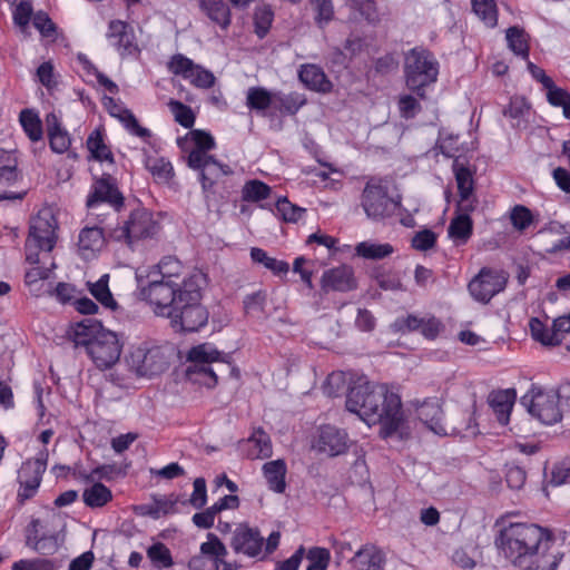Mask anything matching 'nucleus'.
I'll return each instance as SVG.
<instances>
[{
  "label": "nucleus",
  "mask_w": 570,
  "mask_h": 570,
  "mask_svg": "<svg viewBox=\"0 0 570 570\" xmlns=\"http://www.w3.org/2000/svg\"><path fill=\"white\" fill-rule=\"evenodd\" d=\"M530 114V105L525 98L515 96L510 99L508 107L503 109V115L512 120L513 127H519L525 121Z\"/></svg>",
  "instance_id": "44"
},
{
  "label": "nucleus",
  "mask_w": 570,
  "mask_h": 570,
  "mask_svg": "<svg viewBox=\"0 0 570 570\" xmlns=\"http://www.w3.org/2000/svg\"><path fill=\"white\" fill-rule=\"evenodd\" d=\"M436 243V234L431 229L417 232L412 238V247L420 252H425L434 247Z\"/></svg>",
  "instance_id": "61"
},
{
  "label": "nucleus",
  "mask_w": 570,
  "mask_h": 570,
  "mask_svg": "<svg viewBox=\"0 0 570 570\" xmlns=\"http://www.w3.org/2000/svg\"><path fill=\"white\" fill-rule=\"evenodd\" d=\"M230 546L237 553L256 557L262 552L264 539L258 530L239 524L234 531Z\"/></svg>",
  "instance_id": "17"
},
{
  "label": "nucleus",
  "mask_w": 570,
  "mask_h": 570,
  "mask_svg": "<svg viewBox=\"0 0 570 570\" xmlns=\"http://www.w3.org/2000/svg\"><path fill=\"white\" fill-rule=\"evenodd\" d=\"M12 570H55V563L49 559H22L12 564Z\"/></svg>",
  "instance_id": "60"
},
{
  "label": "nucleus",
  "mask_w": 570,
  "mask_h": 570,
  "mask_svg": "<svg viewBox=\"0 0 570 570\" xmlns=\"http://www.w3.org/2000/svg\"><path fill=\"white\" fill-rule=\"evenodd\" d=\"M228 554L225 544L214 533L207 534V541L200 544V553L188 562L189 570H237L236 563L225 560Z\"/></svg>",
  "instance_id": "11"
},
{
  "label": "nucleus",
  "mask_w": 570,
  "mask_h": 570,
  "mask_svg": "<svg viewBox=\"0 0 570 570\" xmlns=\"http://www.w3.org/2000/svg\"><path fill=\"white\" fill-rule=\"evenodd\" d=\"M62 537L46 521L32 519L26 528V546L43 556H51L62 544Z\"/></svg>",
  "instance_id": "14"
},
{
  "label": "nucleus",
  "mask_w": 570,
  "mask_h": 570,
  "mask_svg": "<svg viewBox=\"0 0 570 570\" xmlns=\"http://www.w3.org/2000/svg\"><path fill=\"white\" fill-rule=\"evenodd\" d=\"M529 326L534 341L540 342L544 346H557L551 326H547L537 317L530 320Z\"/></svg>",
  "instance_id": "53"
},
{
  "label": "nucleus",
  "mask_w": 570,
  "mask_h": 570,
  "mask_svg": "<svg viewBox=\"0 0 570 570\" xmlns=\"http://www.w3.org/2000/svg\"><path fill=\"white\" fill-rule=\"evenodd\" d=\"M230 173L232 170L227 165H223L212 157L199 174L203 189L209 190L218 177Z\"/></svg>",
  "instance_id": "42"
},
{
  "label": "nucleus",
  "mask_w": 570,
  "mask_h": 570,
  "mask_svg": "<svg viewBox=\"0 0 570 570\" xmlns=\"http://www.w3.org/2000/svg\"><path fill=\"white\" fill-rule=\"evenodd\" d=\"M553 541L552 533L537 524L511 523L495 538V546L507 560L517 567H542L547 560H561L548 554Z\"/></svg>",
  "instance_id": "2"
},
{
  "label": "nucleus",
  "mask_w": 570,
  "mask_h": 570,
  "mask_svg": "<svg viewBox=\"0 0 570 570\" xmlns=\"http://www.w3.org/2000/svg\"><path fill=\"white\" fill-rule=\"evenodd\" d=\"M276 209L283 219L288 223L298 222L305 213V208L292 204L287 198H279L276 203Z\"/></svg>",
  "instance_id": "55"
},
{
  "label": "nucleus",
  "mask_w": 570,
  "mask_h": 570,
  "mask_svg": "<svg viewBox=\"0 0 570 570\" xmlns=\"http://www.w3.org/2000/svg\"><path fill=\"white\" fill-rule=\"evenodd\" d=\"M439 75V62L434 55L423 48H413L404 59V77L406 87L425 98L424 88L434 83Z\"/></svg>",
  "instance_id": "6"
},
{
  "label": "nucleus",
  "mask_w": 570,
  "mask_h": 570,
  "mask_svg": "<svg viewBox=\"0 0 570 570\" xmlns=\"http://www.w3.org/2000/svg\"><path fill=\"white\" fill-rule=\"evenodd\" d=\"M19 121L24 134L32 142L42 141L43 129L38 112L33 109H23L20 111Z\"/></svg>",
  "instance_id": "34"
},
{
  "label": "nucleus",
  "mask_w": 570,
  "mask_h": 570,
  "mask_svg": "<svg viewBox=\"0 0 570 570\" xmlns=\"http://www.w3.org/2000/svg\"><path fill=\"white\" fill-rule=\"evenodd\" d=\"M316 11L315 21L320 27L327 24L334 16L332 0H311Z\"/></svg>",
  "instance_id": "56"
},
{
  "label": "nucleus",
  "mask_w": 570,
  "mask_h": 570,
  "mask_svg": "<svg viewBox=\"0 0 570 570\" xmlns=\"http://www.w3.org/2000/svg\"><path fill=\"white\" fill-rule=\"evenodd\" d=\"M168 69L174 75L181 76L197 88L208 89L215 83V76L212 71L200 65H196L191 59L181 53L174 55L170 58Z\"/></svg>",
  "instance_id": "16"
},
{
  "label": "nucleus",
  "mask_w": 570,
  "mask_h": 570,
  "mask_svg": "<svg viewBox=\"0 0 570 570\" xmlns=\"http://www.w3.org/2000/svg\"><path fill=\"white\" fill-rule=\"evenodd\" d=\"M305 104L306 98L302 94L291 92L285 95L275 92V109L281 112L295 115Z\"/></svg>",
  "instance_id": "45"
},
{
  "label": "nucleus",
  "mask_w": 570,
  "mask_h": 570,
  "mask_svg": "<svg viewBox=\"0 0 570 570\" xmlns=\"http://www.w3.org/2000/svg\"><path fill=\"white\" fill-rule=\"evenodd\" d=\"M423 318L415 315H407L406 317H397L391 325L395 333H409L421 330Z\"/></svg>",
  "instance_id": "59"
},
{
  "label": "nucleus",
  "mask_w": 570,
  "mask_h": 570,
  "mask_svg": "<svg viewBox=\"0 0 570 570\" xmlns=\"http://www.w3.org/2000/svg\"><path fill=\"white\" fill-rule=\"evenodd\" d=\"M250 257L254 263L264 265L276 275L286 274L289 269L286 262L269 257L264 249L258 247L250 249Z\"/></svg>",
  "instance_id": "48"
},
{
  "label": "nucleus",
  "mask_w": 570,
  "mask_h": 570,
  "mask_svg": "<svg viewBox=\"0 0 570 570\" xmlns=\"http://www.w3.org/2000/svg\"><path fill=\"white\" fill-rule=\"evenodd\" d=\"M511 223L518 230H524L532 223V214L529 208L518 205L512 209Z\"/></svg>",
  "instance_id": "64"
},
{
  "label": "nucleus",
  "mask_w": 570,
  "mask_h": 570,
  "mask_svg": "<svg viewBox=\"0 0 570 570\" xmlns=\"http://www.w3.org/2000/svg\"><path fill=\"white\" fill-rule=\"evenodd\" d=\"M346 409L367 424L379 423L383 438L394 434L404 421L400 396L390 392L386 385L371 383L364 376L351 386Z\"/></svg>",
  "instance_id": "1"
},
{
  "label": "nucleus",
  "mask_w": 570,
  "mask_h": 570,
  "mask_svg": "<svg viewBox=\"0 0 570 570\" xmlns=\"http://www.w3.org/2000/svg\"><path fill=\"white\" fill-rule=\"evenodd\" d=\"M246 106L250 110L264 114L268 108H275V92L264 87H250L246 94Z\"/></svg>",
  "instance_id": "31"
},
{
  "label": "nucleus",
  "mask_w": 570,
  "mask_h": 570,
  "mask_svg": "<svg viewBox=\"0 0 570 570\" xmlns=\"http://www.w3.org/2000/svg\"><path fill=\"white\" fill-rule=\"evenodd\" d=\"M361 205L367 218L379 220L394 212L395 204L381 180L371 178L362 193Z\"/></svg>",
  "instance_id": "12"
},
{
  "label": "nucleus",
  "mask_w": 570,
  "mask_h": 570,
  "mask_svg": "<svg viewBox=\"0 0 570 570\" xmlns=\"http://www.w3.org/2000/svg\"><path fill=\"white\" fill-rule=\"evenodd\" d=\"M299 80L309 89L328 92L332 89V82L327 79L323 69L316 65H304L298 71Z\"/></svg>",
  "instance_id": "27"
},
{
  "label": "nucleus",
  "mask_w": 570,
  "mask_h": 570,
  "mask_svg": "<svg viewBox=\"0 0 570 570\" xmlns=\"http://www.w3.org/2000/svg\"><path fill=\"white\" fill-rule=\"evenodd\" d=\"M473 232V222L470 216L458 215L451 219L448 227L449 237L456 244H466Z\"/></svg>",
  "instance_id": "32"
},
{
  "label": "nucleus",
  "mask_w": 570,
  "mask_h": 570,
  "mask_svg": "<svg viewBox=\"0 0 570 570\" xmlns=\"http://www.w3.org/2000/svg\"><path fill=\"white\" fill-rule=\"evenodd\" d=\"M75 343L85 347L89 358L101 371L111 368L119 361L124 347L117 333L91 320L77 324Z\"/></svg>",
  "instance_id": "3"
},
{
  "label": "nucleus",
  "mask_w": 570,
  "mask_h": 570,
  "mask_svg": "<svg viewBox=\"0 0 570 570\" xmlns=\"http://www.w3.org/2000/svg\"><path fill=\"white\" fill-rule=\"evenodd\" d=\"M445 426L449 430L448 435L469 438L478 434V425L470 411H459L458 415H451Z\"/></svg>",
  "instance_id": "29"
},
{
  "label": "nucleus",
  "mask_w": 570,
  "mask_h": 570,
  "mask_svg": "<svg viewBox=\"0 0 570 570\" xmlns=\"http://www.w3.org/2000/svg\"><path fill=\"white\" fill-rule=\"evenodd\" d=\"M272 188L265 183L253 179L247 181L242 190V198L245 202H259L268 198Z\"/></svg>",
  "instance_id": "51"
},
{
  "label": "nucleus",
  "mask_w": 570,
  "mask_h": 570,
  "mask_svg": "<svg viewBox=\"0 0 570 570\" xmlns=\"http://www.w3.org/2000/svg\"><path fill=\"white\" fill-rule=\"evenodd\" d=\"M125 361L139 376L157 375L168 366V357L164 348L151 342L132 344Z\"/></svg>",
  "instance_id": "9"
},
{
  "label": "nucleus",
  "mask_w": 570,
  "mask_h": 570,
  "mask_svg": "<svg viewBox=\"0 0 570 570\" xmlns=\"http://www.w3.org/2000/svg\"><path fill=\"white\" fill-rule=\"evenodd\" d=\"M223 354L212 344L209 343H203L197 346H194L189 350L187 354V361L194 362V363H218L220 366L229 368L230 375H234L236 377L239 376V371L230 366L228 361L225 360V357H222Z\"/></svg>",
  "instance_id": "23"
},
{
  "label": "nucleus",
  "mask_w": 570,
  "mask_h": 570,
  "mask_svg": "<svg viewBox=\"0 0 570 570\" xmlns=\"http://www.w3.org/2000/svg\"><path fill=\"white\" fill-rule=\"evenodd\" d=\"M49 146L53 153L63 154L71 144L70 136L66 129L48 134Z\"/></svg>",
  "instance_id": "63"
},
{
  "label": "nucleus",
  "mask_w": 570,
  "mask_h": 570,
  "mask_svg": "<svg viewBox=\"0 0 570 570\" xmlns=\"http://www.w3.org/2000/svg\"><path fill=\"white\" fill-rule=\"evenodd\" d=\"M399 111L402 118L412 119L421 111V105L411 95H403L399 99Z\"/></svg>",
  "instance_id": "62"
},
{
  "label": "nucleus",
  "mask_w": 570,
  "mask_h": 570,
  "mask_svg": "<svg viewBox=\"0 0 570 570\" xmlns=\"http://www.w3.org/2000/svg\"><path fill=\"white\" fill-rule=\"evenodd\" d=\"M508 283V275L503 271L489 267L480 269L469 283L468 289L473 299L487 304L493 296L502 292Z\"/></svg>",
  "instance_id": "13"
},
{
  "label": "nucleus",
  "mask_w": 570,
  "mask_h": 570,
  "mask_svg": "<svg viewBox=\"0 0 570 570\" xmlns=\"http://www.w3.org/2000/svg\"><path fill=\"white\" fill-rule=\"evenodd\" d=\"M453 173L455 176L459 196L460 195H472L474 189L473 174L469 167L462 161L455 159L452 165Z\"/></svg>",
  "instance_id": "46"
},
{
  "label": "nucleus",
  "mask_w": 570,
  "mask_h": 570,
  "mask_svg": "<svg viewBox=\"0 0 570 570\" xmlns=\"http://www.w3.org/2000/svg\"><path fill=\"white\" fill-rule=\"evenodd\" d=\"M394 248L391 244H377L372 242L358 243L355 247L356 255L366 259H383L392 255Z\"/></svg>",
  "instance_id": "43"
},
{
  "label": "nucleus",
  "mask_w": 570,
  "mask_h": 570,
  "mask_svg": "<svg viewBox=\"0 0 570 570\" xmlns=\"http://www.w3.org/2000/svg\"><path fill=\"white\" fill-rule=\"evenodd\" d=\"M169 109L173 112L175 120L185 128H191L195 122V115L191 108L178 100H170L168 102Z\"/></svg>",
  "instance_id": "54"
},
{
  "label": "nucleus",
  "mask_w": 570,
  "mask_h": 570,
  "mask_svg": "<svg viewBox=\"0 0 570 570\" xmlns=\"http://www.w3.org/2000/svg\"><path fill=\"white\" fill-rule=\"evenodd\" d=\"M560 395L556 390H544L535 384L521 397L531 416L542 424L552 425L561 421L562 413L559 407Z\"/></svg>",
  "instance_id": "10"
},
{
  "label": "nucleus",
  "mask_w": 570,
  "mask_h": 570,
  "mask_svg": "<svg viewBox=\"0 0 570 570\" xmlns=\"http://www.w3.org/2000/svg\"><path fill=\"white\" fill-rule=\"evenodd\" d=\"M263 472L271 490L276 493H283L285 491L287 468L284 460L278 459L266 462L263 465Z\"/></svg>",
  "instance_id": "30"
},
{
  "label": "nucleus",
  "mask_w": 570,
  "mask_h": 570,
  "mask_svg": "<svg viewBox=\"0 0 570 570\" xmlns=\"http://www.w3.org/2000/svg\"><path fill=\"white\" fill-rule=\"evenodd\" d=\"M509 48L523 59H529V45L527 32L517 26L510 27L505 35Z\"/></svg>",
  "instance_id": "41"
},
{
  "label": "nucleus",
  "mask_w": 570,
  "mask_h": 570,
  "mask_svg": "<svg viewBox=\"0 0 570 570\" xmlns=\"http://www.w3.org/2000/svg\"><path fill=\"white\" fill-rule=\"evenodd\" d=\"M107 37L111 46L115 47L120 55H131L137 50V46L134 42V32L124 21H110Z\"/></svg>",
  "instance_id": "21"
},
{
  "label": "nucleus",
  "mask_w": 570,
  "mask_h": 570,
  "mask_svg": "<svg viewBox=\"0 0 570 570\" xmlns=\"http://www.w3.org/2000/svg\"><path fill=\"white\" fill-rule=\"evenodd\" d=\"M83 502L87 507L96 509L106 505L111 499V491L100 482L94 483L85 489L82 493Z\"/></svg>",
  "instance_id": "37"
},
{
  "label": "nucleus",
  "mask_w": 570,
  "mask_h": 570,
  "mask_svg": "<svg viewBox=\"0 0 570 570\" xmlns=\"http://www.w3.org/2000/svg\"><path fill=\"white\" fill-rule=\"evenodd\" d=\"M109 275L104 274L97 282L88 283L91 295L105 307L116 309L118 307L109 286Z\"/></svg>",
  "instance_id": "40"
},
{
  "label": "nucleus",
  "mask_w": 570,
  "mask_h": 570,
  "mask_svg": "<svg viewBox=\"0 0 570 570\" xmlns=\"http://www.w3.org/2000/svg\"><path fill=\"white\" fill-rule=\"evenodd\" d=\"M87 148L91 157L99 161L114 163V156L110 148L104 141V135L100 129H95L87 138Z\"/></svg>",
  "instance_id": "36"
},
{
  "label": "nucleus",
  "mask_w": 570,
  "mask_h": 570,
  "mask_svg": "<svg viewBox=\"0 0 570 570\" xmlns=\"http://www.w3.org/2000/svg\"><path fill=\"white\" fill-rule=\"evenodd\" d=\"M443 411L439 402L426 401L419 409V417L428 428L438 435L445 436L449 434L448 426L442 423Z\"/></svg>",
  "instance_id": "26"
},
{
  "label": "nucleus",
  "mask_w": 570,
  "mask_h": 570,
  "mask_svg": "<svg viewBox=\"0 0 570 570\" xmlns=\"http://www.w3.org/2000/svg\"><path fill=\"white\" fill-rule=\"evenodd\" d=\"M472 9L485 26H497L498 10L494 0H472Z\"/></svg>",
  "instance_id": "49"
},
{
  "label": "nucleus",
  "mask_w": 570,
  "mask_h": 570,
  "mask_svg": "<svg viewBox=\"0 0 570 570\" xmlns=\"http://www.w3.org/2000/svg\"><path fill=\"white\" fill-rule=\"evenodd\" d=\"M206 276L195 272L183 278V302L168 315L171 327L177 332H197L208 322V312L200 304Z\"/></svg>",
  "instance_id": "4"
},
{
  "label": "nucleus",
  "mask_w": 570,
  "mask_h": 570,
  "mask_svg": "<svg viewBox=\"0 0 570 570\" xmlns=\"http://www.w3.org/2000/svg\"><path fill=\"white\" fill-rule=\"evenodd\" d=\"M356 287L352 267L341 265L325 271L322 276V288L325 292H348Z\"/></svg>",
  "instance_id": "20"
},
{
  "label": "nucleus",
  "mask_w": 570,
  "mask_h": 570,
  "mask_svg": "<svg viewBox=\"0 0 570 570\" xmlns=\"http://www.w3.org/2000/svg\"><path fill=\"white\" fill-rule=\"evenodd\" d=\"M124 199L122 194L117 187L116 179L109 174H104L94 183L87 198V207L89 210L94 212L106 203L110 205L115 212H118L124 205Z\"/></svg>",
  "instance_id": "15"
},
{
  "label": "nucleus",
  "mask_w": 570,
  "mask_h": 570,
  "mask_svg": "<svg viewBox=\"0 0 570 570\" xmlns=\"http://www.w3.org/2000/svg\"><path fill=\"white\" fill-rule=\"evenodd\" d=\"M243 450L252 460L269 458L273 453L271 438L263 429L258 428L244 441Z\"/></svg>",
  "instance_id": "25"
},
{
  "label": "nucleus",
  "mask_w": 570,
  "mask_h": 570,
  "mask_svg": "<svg viewBox=\"0 0 570 570\" xmlns=\"http://www.w3.org/2000/svg\"><path fill=\"white\" fill-rule=\"evenodd\" d=\"M146 169L160 183H168L174 175L170 161L164 157L148 156L145 159Z\"/></svg>",
  "instance_id": "38"
},
{
  "label": "nucleus",
  "mask_w": 570,
  "mask_h": 570,
  "mask_svg": "<svg viewBox=\"0 0 570 570\" xmlns=\"http://www.w3.org/2000/svg\"><path fill=\"white\" fill-rule=\"evenodd\" d=\"M385 553L374 544L363 546L353 557V567L357 570H383Z\"/></svg>",
  "instance_id": "24"
},
{
  "label": "nucleus",
  "mask_w": 570,
  "mask_h": 570,
  "mask_svg": "<svg viewBox=\"0 0 570 570\" xmlns=\"http://www.w3.org/2000/svg\"><path fill=\"white\" fill-rule=\"evenodd\" d=\"M183 271L184 266L177 258L166 256L155 266V269L150 271L148 274H157L159 278H164V281L181 284L180 276Z\"/></svg>",
  "instance_id": "35"
},
{
  "label": "nucleus",
  "mask_w": 570,
  "mask_h": 570,
  "mask_svg": "<svg viewBox=\"0 0 570 570\" xmlns=\"http://www.w3.org/2000/svg\"><path fill=\"white\" fill-rule=\"evenodd\" d=\"M348 448V436L344 430L332 425L321 428L317 449L331 456L343 454Z\"/></svg>",
  "instance_id": "19"
},
{
  "label": "nucleus",
  "mask_w": 570,
  "mask_h": 570,
  "mask_svg": "<svg viewBox=\"0 0 570 570\" xmlns=\"http://www.w3.org/2000/svg\"><path fill=\"white\" fill-rule=\"evenodd\" d=\"M547 99L550 105L561 107L563 116L570 119V94L568 91L559 87L551 92H547Z\"/></svg>",
  "instance_id": "58"
},
{
  "label": "nucleus",
  "mask_w": 570,
  "mask_h": 570,
  "mask_svg": "<svg viewBox=\"0 0 570 570\" xmlns=\"http://www.w3.org/2000/svg\"><path fill=\"white\" fill-rule=\"evenodd\" d=\"M107 101L108 106L116 105L112 98H108ZM115 108L117 109V114L115 111H111V115L117 116L124 124L126 129L129 130L132 135L140 138H147L150 136V131L138 124L137 118L130 110L122 109L119 106H115Z\"/></svg>",
  "instance_id": "39"
},
{
  "label": "nucleus",
  "mask_w": 570,
  "mask_h": 570,
  "mask_svg": "<svg viewBox=\"0 0 570 570\" xmlns=\"http://www.w3.org/2000/svg\"><path fill=\"white\" fill-rule=\"evenodd\" d=\"M106 242L105 228L101 226H85L78 237V250L83 258L92 257Z\"/></svg>",
  "instance_id": "22"
},
{
  "label": "nucleus",
  "mask_w": 570,
  "mask_h": 570,
  "mask_svg": "<svg viewBox=\"0 0 570 570\" xmlns=\"http://www.w3.org/2000/svg\"><path fill=\"white\" fill-rule=\"evenodd\" d=\"M199 6L206 16L215 23L224 29L229 26L230 11L223 0H199Z\"/></svg>",
  "instance_id": "33"
},
{
  "label": "nucleus",
  "mask_w": 570,
  "mask_h": 570,
  "mask_svg": "<svg viewBox=\"0 0 570 570\" xmlns=\"http://www.w3.org/2000/svg\"><path fill=\"white\" fill-rule=\"evenodd\" d=\"M527 480V473L523 468L515 464L505 465V481L509 488L520 490Z\"/></svg>",
  "instance_id": "57"
},
{
  "label": "nucleus",
  "mask_w": 570,
  "mask_h": 570,
  "mask_svg": "<svg viewBox=\"0 0 570 570\" xmlns=\"http://www.w3.org/2000/svg\"><path fill=\"white\" fill-rule=\"evenodd\" d=\"M137 294L141 301L147 302L154 313L167 317L173 315L177 304L183 302V283L175 284L164 281L157 274L136 273Z\"/></svg>",
  "instance_id": "5"
},
{
  "label": "nucleus",
  "mask_w": 570,
  "mask_h": 570,
  "mask_svg": "<svg viewBox=\"0 0 570 570\" xmlns=\"http://www.w3.org/2000/svg\"><path fill=\"white\" fill-rule=\"evenodd\" d=\"M178 499L174 495L170 497H155L154 502L149 505L142 507L145 513L154 519H158L161 515H167L176 512V504Z\"/></svg>",
  "instance_id": "47"
},
{
  "label": "nucleus",
  "mask_w": 570,
  "mask_h": 570,
  "mask_svg": "<svg viewBox=\"0 0 570 570\" xmlns=\"http://www.w3.org/2000/svg\"><path fill=\"white\" fill-rule=\"evenodd\" d=\"M515 396V391L511 389L492 392L490 394L489 404L501 424H507L509 422Z\"/></svg>",
  "instance_id": "28"
},
{
  "label": "nucleus",
  "mask_w": 570,
  "mask_h": 570,
  "mask_svg": "<svg viewBox=\"0 0 570 570\" xmlns=\"http://www.w3.org/2000/svg\"><path fill=\"white\" fill-rule=\"evenodd\" d=\"M147 557L157 568H170L174 564L170 550L163 542H156L147 549Z\"/></svg>",
  "instance_id": "52"
},
{
  "label": "nucleus",
  "mask_w": 570,
  "mask_h": 570,
  "mask_svg": "<svg viewBox=\"0 0 570 570\" xmlns=\"http://www.w3.org/2000/svg\"><path fill=\"white\" fill-rule=\"evenodd\" d=\"M45 466L40 462L24 463L18 474L20 489L18 491V500L23 503L31 499L40 487Z\"/></svg>",
  "instance_id": "18"
},
{
  "label": "nucleus",
  "mask_w": 570,
  "mask_h": 570,
  "mask_svg": "<svg viewBox=\"0 0 570 570\" xmlns=\"http://www.w3.org/2000/svg\"><path fill=\"white\" fill-rule=\"evenodd\" d=\"M57 222L49 210L40 212L30 222L26 240V259L30 264H39V252L50 253L57 242Z\"/></svg>",
  "instance_id": "8"
},
{
  "label": "nucleus",
  "mask_w": 570,
  "mask_h": 570,
  "mask_svg": "<svg viewBox=\"0 0 570 570\" xmlns=\"http://www.w3.org/2000/svg\"><path fill=\"white\" fill-rule=\"evenodd\" d=\"M158 223L146 208H137L130 212L128 217L116 227L108 229V237L115 242L134 246L142 239L154 237L158 232Z\"/></svg>",
  "instance_id": "7"
},
{
  "label": "nucleus",
  "mask_w": 570,
  "mask_h": 570,
  "mask_svg": "<svg viewBox=\"0 0 570 570\" xmlns=\"http://www.w3.org/2000/svg\"><path fill=\"white\" fill-rule=\"evenodd\" d=\"M307 560L306 570H327L331 561V552L328 549L323 547H312L305 556Z\"/></svg>",
  "instance_id": "50"
}]
</instances>
